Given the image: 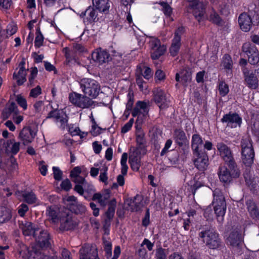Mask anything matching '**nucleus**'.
<instances>
[{"mask_svg":"<svg viewBox=\"0 0 259 259\" xmlns=\"http://www.w3.org/2000/svg\"><path fill=\"white\" fill-rule=\"evenodd\" d=\"M181 78L183 81H190L192 79V72L190 68H184L176 75V81H179Z\"/></svg>","mask_w":259,"mask_h":259,"instance_id":"obj_32","label":"nucleus"},{"mask_svg":"<svg viewBox=\"0 0 259 259\" xmlns=\"http://www.w3.org/2000/svg\"><path fill=\"white\" fill-rule=\"evenodd\" d=\"M144 72H142V70L141 67H138L137 69V73H141L142 75L144 76V78L148 80L152 75L151 70L150 68L147 67H144L143 68Z\"/></svg>","mask_w":259,"mask_h":259,"instance_id":"obj_49","label":"nucleus"},{"mask_svg":"<svg viewBox=\"0 0 259 259\" xmlns=\"http://www.w3.org/2000/svg\"><path fill=\"white\" fill-rule=\"evenodd\" d=\"M146 148H136L130 154L129 163L133 170L138 171L141 166V155L146 153Z\"/></svg>","mask_w":259,"mask_h":259,"instance_id":"obj_12","label":"nucleus"},{"mask_svg":"<svg viewBox=\"0 0 259 259\" xmlns=\"http://www.w3.org/2000/svg\"><path fill=\"white\" fill-rule=\"evenodd\" d=\"M101 172L99 176V181L101 182L104 183L105 185L108 184V176L107 170L108 167L105 165L102 166V168L100 169Z\"/></svg>","mask_w":259,"mask_h":259,"instance_id":"obj_47","label":"nucleus"},{"mask_svg":"<svg viewBox=\"0 0 259 259\" xmlns=\"http://www.w3.org/2000/svg\"><path fill=\"white\" fill-rule=\"evenodd\" d=\"M12 218V210L8 208L2 207L0 209V224L7 223Z\"/></svg>","mask_w":259,"mask_h":259,"instance_id":"obj_34","label":"nucleus"},{"mask_svg":"<svg viewBox=\"0 0 259 259\" xmlns=\"http://www.w3.org/2000/svg\"><path fill=\"white\" fill-rule=\"evenodd\" d=\"M229 167L231 170L230 172L225 166H223L220 167L219 172V176L221 181L226 184L230 183L232 178L239 177L240 174V171L237 167L236 163H235V166L234 167Z\"/></svg>","mask_w":259,"mask_h":259,"instance_id":"obj_7","label":"nucleus"},{"mask_svg":"<svg viewBox=\"0 0 259 259\" xmlns=\"http://www.w3.org/2000/svg\"><path fill=\"white\" fill-rule=\"evenodd\" d=\"M23 197L25 202L28 204L38 203V200L35 194L32 192H25L23 194Z\"/></svg>","mask_w":259,"mask_h":259,"instance_id":"obj_43","label":"nucleus"},{"mask_svg":"<svg viewBox=\"0 0 259 259\" xmlns=\"http://www.w3.org/2000/svg\"><path fill=\"white\" fill-rule=\"evenodd\" d=\"M20 144L12 140H9L7 142V151L13 154H16L19 151Z\"/></svg>","mask_w":259,"mask_h":259,"instance_id":"obj_40","label":"nucleus"},{"mask_svg":"<svg viewBox=\"0 0 259 259\" xmlns=\"http://www.w3.org/2000/svg\"><path fill=\"white\" fill-rule=\"evenodd\" d=\"M109 197L110 195L108 192L103 194L97 193L94 194L92 200H97L101 205L105 206L107 203Z\"/></svg>","mask_w":259,"mask_h":259,"instance_id":"obj_35","label":"nucleus"},{"mask_svg":"<svg viewBox=\"0 0 259 259\" xmlns=\"http://www.w3.org/2000/svg\"><path fill=\"white\" fill-rule=\"evenodd\" d=\"M19 254L23 259H58L57 257H52L45 255L40 251H36L33 248L29 250L27 247L22 244ZM62 256L63 259H71L70 252L68 250L63 249L62 251Z\"/></svg>","mask_w":259,"mask_h":259,"instance_id":"obj_1","label":"nucleus"},{"mask_svg":"<svg viewBox=\"0 0 259 259\" xmlns=\"http://www.w3.org/2000/svg\"><path fill=\"white\" fill-rule=\"evenodd\" d=\"M54 178L56 180L60 181L62 176V172L58 167L54 166L53 167Z\"/></svg>","mask_w":259,"mask_h":259,"instance_id":"obj_62","label":"nucleus"},{"mask_svg":"<svg viewBox=\"0 0 259 259\" xmlns=\"http://www.w3.org/2000/svg\"><path fill=\"white\" fill-rule=\"evenodd\" d=\"M33 108L35 113H40L44 108V103L41 101L36 102L33 105Z\"/></svg>","mask_w":259,"mask_h":259,"instance_id":"obj_61","label":"nucleus"},{"mask_svg":"<svg viewBox=\"0 0 259 259\" xmlns=\"http://www.w3.org/2000/svg\"><path fill=\"white\" fill-rule=\"evenodd\" d=\"M242 51L247 54V55L256 54L258 50L256 47L249 42L244 43L242 47Z\"/></svg>","mask_w":259,"mask_h":259,"instance_id":"obj_42","label":"nucleus"},{"mask_svg":"<svg viewBox=\"0 0 259 259\" xmlns=\"http://www.w3.org/2000/svg\"><path fill=\"white\" fill-rule=\"evenodd\" d=\"M28 210V206L24 203H22L19 206L18 212L21 217H24L25 215V213Z\"/></svg>","mask_w":259,"mask_h":259,"instance_id":"obj_64","label":"nucleus"},{"mask_svg":"<svg viewBox=\"0 0 259 259\" xmlns=\"http://www.w3.org/2000/svg\"><path fill=\"white\" fill-rule=\"evenodd\" d=\"M92 58L94 62H97L99 64H102L108 62L110 56L106 50L99 49L92 53Z\"/></svg>","mask_w":259,"mask_h":259,"instance_id":"obj_20","label":"nucleus"},{"mask_svg":"<svg viewBox=\"0 0 259 259\" xmlns=\"http://www.w3.org/2000/svg\"><path fill=\"white\" fill-rule=\"evenodd\" d=\"M44 36L39 30L36 32V36L34 41V45L37 48H39L42 45L44 42Z\"/></svg>","mask_w":259,"mask_h":259,"instance_id":"obj_54","label":"nucleus"},{"mask_svg":"<svg viewBox=\"0 0 259 259\" xmlns=\"http://www.w3.org/2000/svg\"><path fill=\"white\" fill-rule=\"evenodd\" d=\"M87 18L90 22L95 21L98 16V14L94 7H89L86 10Z\"/></svg>","mask_w":259,"mask_h":259,"instance_id":"obj_45","label":"nucleus"},{"mask_svg":"<svg viewBox=\"0 0 259 259\" xmlns=\"http://www.w3.org/2000/svg\"><path fill=\"white\" fill-rule=\"evenodd\" d=\"M82 91L87 96L96 98L100 92V87L97 82H79Z\"/></svg>","mask_w":259,"mask_h":259,"instance_id":"obj_11","label":"nucleus"},{"mask_svg":"<svg viewBox=\"0 0 259 259\" xmlns=\"http://www.w3.org/2000/svg\"><path fill=\"white\" fill-rule=\"evenodd\" d=\"M220 94L222 96H225L229 92V87L226 82H220L219 85Z\"/></svg>","mask_w":259,"mask_h":259,"instance_id":"obj_53","label":"nucleus"},{"mask_svg":"<svg viewBox=\"0 0 259 259\" xmlns=\"http://www.w3.org/2000/svg\"><path fill=\"white\" fill-rule=\"evenodd\" d=\"M217 149L219 152L220 155L227 164L229 167H234L235 162L232 156L230 149L227 145L223 142H220L217 144Z\"/></svg>","mask_w":259,"mask_h":259,"instance_id":"obj_10","label":"nucleus"},{"mask_svg":"<svg viewBox=\"0 0 259 259\" xmlns=\"http://www.w3.org/2000/svg\"><path fill=\"white\" fill-rule=\"evenodd\" d=\"M194 163L195 166L200 170H205L208 165V158L207 154L204 152L194 153Z\"/></svg>","mask_w":259,"mask_h":259,"instance_id":"obj_14","label":"nucleus"},{"mask_svg":"<svg viewBox=\"0 0 259 259\" xmlns=\"http://www.w3.org/2000/svg\"><path fill=\"white\" fill-rule=\"evenodd\" d=\"M154 100L160 109L168 107L169 101L166 95L160 89H156L153 91Z\"/></svg>","mask_w":259,"mask_h":259,"instance_id":"obj_16","label":"nucleus"},{"mask_svg":"<svg viewBox=\"0 0 259 259\" xmlns=\"http://www.w3.org/2000/svg\"><path fill=\"white\" fill-rule=\"evenodd\" d=\"M174 138L179 146H181L188 143L185 133L181 130H176L175 131Z\"/></svg>","mask_w":259,"mask_h":259,"instance_id":"obj_31","label":"nucleus"},{"mask_svg":"<svg viewBox=\"0 0 259 259\" xmlns=\"http://www.w3.org/2000/svg\"><path fill=\"white\" fill-rule=\"evenodd\" d=\"M36 135V132L26 127L22 129L19 134V139L24 145L31 143Z\"/></svg>","mask_w":259,"mask_h":259,"instance_id":"obj_18","label":"nucleus"},{"mask_svg":"<svg viewBox=\"0 0 259 259\" xmlns=\"http://www.w3.org/2000/svg\"><path fill=\"white\" fill-rule=\"evenodd\" d=\"M238 22L240 28L245 32L249 31L252 25V21L250 16L245 13L240 15Z\"/></svg>","mask_w":259,"mask_h":259,"instance_id":"obj_21","label":"nucleus"},{"mask_svg":"<svg viewBox=\"0 0 259 259\" xmlns=\"http://www.w3.org/2000/svg\"><path fill=\"white\" fill-rule=\"evenodd\" d=\"M20 227L25 236L33 235L35 237V236L37 235V232L39 231L38 228L33 227L32 224L28 222H22L20 225Z\"/></svg>","mask_w":259,"mask_h":259,"instance_id":"obj_24","label":"nucleus"},{"mask_svg":"<svg viewBox=\"0 0 259 259\" xmlns=\"http://www.w3.org/2000/svg\"><path fill=\"white\" fill-rule=\"evenodd\" d=\"M80 259H99L95 245L86 244L79 251Z\"/></svg>","mask_w":259,"mask_h":259,"instance_id":"obj_15","label":"nucleus"},{"mask_svg":"<svg viewBox=\"0 0 259 259\" xmlns=\"http://www.w3.org/2000/svg\"><path fill=\"white\" fill-rule=\"evenodd\" d=\"M208 19L217 25H222L223 24L222 19L213 9L211 10Z\"/></svg>","mask_w":259,"mask_h":259,"instance_id":"obj_44","label":"nucleus"},{"mask_svg":"<svg viewBox=\"0 0 259 259\" xmlns=\"http://www.w3.org/2000/svg\"><path fill=\"white\" fill-rule=\"evenodd\" d=\"M242 239L238 230H234L230 232L227 238V242L233 246H238L242 243Z\"/></svg>","mask_w":259,"mask_h":259,"instance_id":"obj_26","label":"nucleus"},{"mask_svg":"<svg viewBox=\"0 0 259 259\" xmlns=\"http://www.w3.org/2000/svg\"><path fill=\"white\" fill-rule=\"evenodd\" d=\"M248 62L252 65H255L259 62V56L258 53L248 55Z\"/></svg>","mask_w":259,"mask_h":259,"instance_id":"obj_60","label":"nucleus"},{"mask_svg":"<svg viewBox=\"0 0 259 259\" xmlns=\"http://www.w3.org/2000/svg\"><path fill=\"white\" fill-rule=\"evenodd\" d=\"M47 214L48 219L54 223H58L60 216H61V213H59L56 208L54 207H50L47 209Z\"/></svg>","mask_w":259,"mask_h":259,"instance_id":"obj_33","label":"nucleus"},{"mask_svg":"<svg viewBox=\"0 0 259 259\" xmlns=\"http://www.w3.org/2000/svg\"><path fill=\"white\" fill-rule=\"evenodd\" d=\"M16 101L19 105L21 106L24 110L27 109L26 100L21 95H17L16 96Z\"/></svg>","mask_w":259,"mask_h":259,"instance_id":"obj_52","label":"nucleus"},{"mask_svg":"<svg viewBox=\"0 0 259 259\" xmlns=\"http://www.w3.org/2000/svg\"><path fill=\"white\" fill-rule=\"evenodd\" d=\"M68 131L72 136L80 135V130L75 125L70 124L68 126Z\"/></svg>","mask_w":259,"mask_h":259,"instance_id":"obj_58","label":"nucleus"},{"mask_svg":"<svg viewBox=\"0 0 259 259\" xmlns=\"http://www.w3.org/2000/svg\"><path fill=\"white\" fill-rule=\"evenodd\" d=\"M92 4L100 12L107 13L110 7L109 0H92Z\"/></svg>","mask_w":259,"mask_h":259,"instance_id":"obj_27","label":"nucleus"},{"mask_svg":"<svg viewBox=\"0 0 259 259\" xmlns=\"http://www.w3.org/2000/svg\"><path fill=\"white\" fill-rule=\"evenodd\" d=\"M147 108L146 103L139 101L137 103L136 106L132 112V115L134 117L138 116V118L142 116H144L147 113Z\"/></svg>","mask_w":259,"mask_h":259,"instance_id":"obj_28","label":"nucleus"},{"mask_svg":"<svg viewBox=\"0 0 259 259\" xmlns=\"http://www.w3.org/2000/svg\"><path fill=\"white\" fill-rule=\"evenodd\" d=\"M39 234L35 236L36 241L41 247H49L51 245V240L47 231H38Z\"/></svg>","mask_w":259,"mask_h":259,"instance_id":"obj_25","label":"nucleus"},{"mask_svg":"<svg viewBox=\"0 0 259 259\" xmlns=\"http://www.w3.org/2000/svg\"><path fill=\"white\" fill-rule=\"evenodd\" d=\"M189 8L195 19L199 22L205 18L206 4L201 0H188Z\"/></svg>","mask_w":259,"mask_h":259,"instance_id":"obj_5","label":"nucleus"},{"mask_svg":"<svg viewBox=\"0 0 259 259\" xmlns=\"http://www.w3.org/2000/svg\"><path fill=\"white\" fill-rule=\"evenodd\" d=\"M222 121L227 123L228 126L231 128H236L240 126L242 118L236 113L228 114L223 116Z\"/></svg>","mask_w":259,"mask_h":259,"instance_id":"obj_19","label":"nucleus"},{"mask_svg":"<svg viewBox=\"0 0 259 259\" xmlns=\"http://www.w3.org/2000/svg\"><path fill=\"white\" fill-rule=\"evenodd\" d=\"M19 111L14 102L8 103L2 112V117L4 120L12 117L14 115L19 113Z\"/></svg>","mask_w":259,"mask_h":259,"instance_id":"obj_22","label":"nucleus"},{"mask_svg":"<svg viewBox=\"0 0 259 259\" xmlns=\"http://www.w3.org/2000/svg\"><path fill=\"white\" fill-rule=\"evenodd\" d=\"M254 152L249 138H243L241 141V159L243 163L250 167L253 163Z\"/></svg>","mask_w":259,"mask_h":259,"instance_id":"obj_3","label":"nucleus"},{"mask_svg":"<svg viewBox=\"0 0 259 259\" xmlns=\"http://www.w3.org/2000/svg\"><path fill=\"white\" fill-rule=\"evenodd\" d=\"M60 186L62 189L68 191L71 189L72 184L68 179H65L62 182Z\"/></svg>","mask_w":259,"mask_h":259,"instance_id":"obj_59","label":"nucleus"},{"mask_svg":"<svg viewBox=\"0 0 259 259\" xmlns=\"http://www.w3.org/2000/svg\"><path fill=\"white\" fill-rule=\"evenodd\" d=\"M245 77V81H255L259 79V68L255 71L254 73L250 72L246 68L243 69Z\"/></svg>","mask_w":259,"mask_h":259,"instance_id":"obj_36","label":"nucleus"},{"mask_svg":"<svg viewBox=\"0 0 259 259\" xmlns=\"http://www.w3.org/2000/svg\"><path fill=\"white\" fill-rule=\"evenodd\" d=\"M127 159V154L126 153H123L122 155L120 163L121 166V172L122 175H126L127 174L128 166L126 164Z\"/></svg>","mask_w":259,"mask_h":259,"instance_id":"obj_48","label":"nucleus"},{"mask_svg":"<svg viewBox=\"0 0 259 259\" xmlns=\"http://www.w3.org/2000/svg\"><path fill=\"white\" fill-rule=\"evenodd\" d=\"M80 185L82 186L84 193L86 192L89 194H92L96 191L95 187L92 183L88 182L84 179V182L80 183Z\"/></svg>","mask_w":259,"mask_h":259,"instance_id":"obj_46","label":"nucleus"},{"mask_svg":"<svg viewBox=\"0 0 259 259\" xmlns=\"http://www.w3.org/2000/svg\"><path fill=\"white\" fill-rule=\"evenodd\" d=\"M203 140L200 135L194 134L192 136L191 141V147L193 153L202 152L199 149L202 147Z\"/></svg>","mask_w":259,"mask_h":259,"instance_id":"obj_29","label":"nucleus"},{"mask_svg":"<svg viewBox=\"0 0 259 259\" xmlns=\"http://www.w3.org/2000/svg\"><path fill=\"white\" fill-rule=\"evenodd\" d=\"M199 237L210 249H217L220 245L219 234L213 230L208 229L202 231L199 233Z\"/></svg>","mask_w":259,"mask_h":259,"instance_id":"obj_4","label":"nucleus"},{"mask_svg":"<svg viewBox=\"0 0 259 259\" xmlns=\"http://www.w3.org/2000/svg\"><path fill=\"white\" fill-rule=\"evenodd\" d=\"M104 248L107 258L111 257L112 255V243L110 241L104 240L103 241Z\"/></svg>","mask_w":259,"mask_h":259,"instance_id":"obj_50","label":"nucleus"},{"mask_svg":"<svg viewBox=\"0 0 259 259\" xmlns=\"http://www.w3.org/2000/svg\"><path fill=\"white\" fill-rule=\"evenodd\" d=\"M221 65L226 70L228 75L231 76L233 61L230 55L225 54L222 59Z\"/></svg>","mask_w":259,"mask_h":259,"instance_id":"obj_30","label":"nucleus"},{"mask_svg":"<svg viewBox=\"0 0 259 259\" xmlns=\"http://www.w3.org/2000/svg\"><path fill=\"white\" fill-rule=\"evenodd\" d=\"M41 89L39 86H37L36 88L32 89L30 92L29 96L32 98H36L38 95L41 94Z\"/></svg>","mask_w":259,"mask_h":259,"instance_id":"obj_63","label":"nucleus"},{"mask_svg":"<svg viewBox=\"0 0 259 259\" xmlns=\"http://www.w3.org/2000/svg\"><path fill=\"white\" fill-rule=\"evenodd\" d=\"M149 43L151 58L153 60L158 59L166 51L165 47L164 45H161L160 41L155 37H151Z\"/></svg>","mask_w":259,"mask_h":259,"instance_id":"obj_13","label":"nucleus"},{"mask_svg":"<svg viewBox=\"0 0 259 259\" xmlns=\"http://www.w3.org/2000/svg\"><path fill=\"white\" fill-rule=\"evenodd\" d=\"M143 206L142 198L140 195H136L129 204L130 209L132 211H138Z\"/></svg>","mask_w":259,"mask_h":259,"instance_id":"obj_38","label":"nucleus"},{"mask_svg":"<svg viewBox=\"0 0 259 259\" xmlns=\"http://www.w3.org/2000/svg\"><path fill=\"white\" fill-rule=\"evenodd\" d=\"M69 211L66 210L61 212L59 222L60 223V229L61 230H68L74 228L75 224L72 220L71 216L68 213Z\"/></svg>","mask_w":259,"mask_h":259,"instance_id":"obj_17","label":"nucleus"},{"mask_svg":"<svg viewBox=\"0 0 259 259\" xmlns=\"http://www.w3.org/2000/svg\"><path fill=\"white\" fill-rule=\"evenodd\" d=\"M138 254L141 259H150L151 258L145 247H141L139 248L138 251Z\"/></svg>","mask_w":259,"mask_h":259,"instance_id":"obj_55","label":"nucleus"},{"mask_svg":"<svg viewBox=\"0 0 259 259\" xmlns=\"http://www.w3.org/2000/svg\"><path fill=\"white\" fill-rule=\"evenodd\" d=\"M145 246L149 251H152L154 247V243H152L149 239H144L141 244V247Z\"/></svg>","mask_w":259,"mask_h":259,"instance_id":"obj_57","label":"nucleus"},{"mask_svg":"<svg viewBox=\"0 0 259 259\" xmlns=\"http://www.w3.org/2000/svg\"><path fill=\"white\" fill-rule=\"evenodd\" d=\"M81 170V167L76 166L71 171L70 176L73 179V182L76 183L74 187V190L80 195L83 196L85 199H87V197L84 195V190L82 186L80 185V183L83 182L85 179L80 176Z\"/></svg>","mask_w":259,"mask_h":259,"instance_id":"obj_8","label":"nucleus"},{"mask_svg":"<svg viewBox=\"0 0 259 259\" xmlns=\"http://www.w3.org/2000/svg\"><path fill=\"white\" fill-rule=\"evenodd\" d=\"M167 251L161 247L157 248L156 250V259H167Z\"/></svg>","mask_w":259,"mask_h":259,"instance_id":"obj_51","label":"nucleus"},{"mask_svg":"<svg viewBox=\"0 0 259 259\" xmlns=\"http://www.w3.org/2000/svg\"><path fill=\"white\" fill-rule=\"evenodd\" d=\"M212 204L218 221L222 223L226 211V203L224 196L219 189H215L213 192Z\"/></svg>","mask_w":259,"mask_h":259,"instance_id":"obj_2","label":"nucleus"},{"mask_svg":"<svg viewBox=\"0 0 259 259\" xmlns=\"http://www.w3.org/2000/svg\"><path fill=\"white\" fill-rule=\"evenodd\" d=\"M100 164H101V163H95L94 164L95 167H91L90 170V175L92 177L95 178L98 176L99 171V168H101L100 166Z\"/></svg>","mask_w":259,"mask_h":259,"instance_id":"obj_56","label":"nucleus"},{"mask_svg":"<svg viewBox=\"0 0 259 259\" xmlns=\"http://www.w3.org/2000/svg\"><path fill=\"white\" fill-rule=\"evenodd\" d=\"M181 44L179 38H174L172 40L171 45L169 48V52L172 56H176L180 49Z\"/></svg>","mask_w":259,"mask_h":259,"instance_id":"obj_39","label":"nucleus"},{"mask_svg":"<svg viewBox=\"0 0 259 259\" xmlns=\"http://www.w3.org/2000/svg\"><path fill=\"white\" fill-rule=\"evenodd\" d=\"M136 141L138 146L136 148H145V134L140 127H137L136 130Z\"/></svg>","mask_w":259,"mask_h":259,"instance_id":"obj_37","label":"nucleus"},{"mask_svg":"<svg viewBox=\"0 0 259 259\" xmlns=\"http://www.w3.org/2000/svg\"><path fill=\"white\" fill-rule=\"evenodd\" d=\"M246 205L250 215L253 218H257L259 215V212L255 203L249 200L246 202Z\"/></svg>","mask_w":259,"mask_h":259,"instance_id":"obj_41","label":"nucleus"},{"mask_svg":"<svg viewBox=\"0 0 259 259\" xmlns=\"http://www.w3.org/2000/svg\"><path fill=\"white\" fill-rule=\"evenodd\" d=\"M69 99L72 104L82 109L92 107L94 104V101L86 96L74 92L69 94Z\"/></svg>","mask_w":259,"mask_h":259,"instance_id":"obj_6","label":"nucleus"},{"mask_svg":"<svg viewBox=\"0 0 259 259\" xmlns=\"http://www.w3.org/2000/svg\"><path fill=\"white\" fill-rule=\"evenodd\" d=\"M47 118H53L57 125L61 129L67 126L68 117L62 110H54L49 112Z\"/></svg>","mask_w":259,"mask_h":259,"instance_id":"obj_9","label":"nucleus"},{"mask_svg":"<svg viewBox=\"0 0 259 259\" xmlns=\"http://www.w3.org/2000/svg\"><path fill=\"white\" fill-rule=\"evenodd\" d=\"M25 60L23 59L19 63L18 67L14 73L13 77L16 81H26L27 70L25 68Z\"/></svg>","mask_w":259,"mask_h":259,"instance_id":"obj_23","label":"nucleus"}]
</instances>
